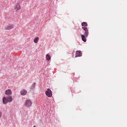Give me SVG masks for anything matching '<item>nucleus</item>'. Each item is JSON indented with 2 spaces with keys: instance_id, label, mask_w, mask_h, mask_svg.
<instances>
[{
  "instance_id": "1",
  "label": "nucleus",
  "mask_w": 127,
  "mask_h": 127,
  "mask_svg": "<svg viewBox=\"0 0 127 127\" xmlns=\"http://www.w3.org/2000/svg\"><path fill=\"white\" fill-rule=\"evenodd\" d=\"M82 29L85 32L84 33V35H82L81 36V39L84 42H86V41H87V39H86V37H88V35H89V30H88L87 27H82Z\"/></svg>"
},
{
  "instance_id": "2",
  "label": "nucleus",
  "mask_w": 127,
  "mask_h": 127,
  "mask_svg": "<svg viewBox=\"0 0 127 127\" xmlns=\"http://www.w3.org/2000/svg\"><path fill=\"white\" fill-rule=\"evenodd\" d=\"M12 100V97L11 96H8L7 97H4L2 99L3 104L6 105L7 103H11Z\"/></svg>"
},
{
  "instance_id": "3",
  "label": "nucleus",
  "mask_w": 127,
  "mask_h": 127,
  "mask_svg": "<svg viewBox=\"0 0 127 127\" xmlns=\"http://www.w3.org/2000/svg\"><path fill=\"white\" fill-rule=\"evenodd\" d=\"M13 27H14V25L13 24H8L4 26V29L5 30H10V29H12Z\"/></svg>"
},
{
  "instance_id": "4",
  "label": "nucleus",
  "mask_w": 127,
  "mask_h": 127,
  "mask_svg": "<svg viewBox=\"0 0 127 127\" xmlns=\"http://www.w3.org/2000/svg\"><path fill=\"white\" fill-rule=\"evenodd\" d=\"M32 105V102L30 100H26L24 103V106L27 107H31Z\"/></svg>"
},
{
  "instance_id": "5",
  "label": "nucleus",
  "mask_w": 127,
  "mask_h": 127,
  "mask_svg": "<svg viewBox=\"0 0 127 127\" xmlns=\"http://www.w3.org/2000/svg\"><path fill=\"white\" fill-rule=\"evenodd\" d=\"M45 94L47 97H49V98H51V97H52V91L49 88L47 89V90L45 92Z\"/></svg>"
},
{
  "instance_id": "6",
  "label": "nucleus",
  "mask_w": 127,
  "mask_h": 127,
  "mask_svg": "<svg viewBox=\"0 0 127 127\" xmlns=\"http://www.w3.org/2000/svg\"><path fill=\"white\" fill-rule=\"evenodd\" d=\"M21 8L20 6V3H17L14 6V10L15 11H18V10H19Z\"/></svg>"
},
{
  "instance_id": "7",
  "label": "nucleus",
  "mask_w": 127,
  "mask_h": 127,
  "mask_svg": "<svg viewBox=\"0 0 127 127\" xmlns=\"http://www.w3.org/2000/svg\"><path fill=\"white\" fill-rule=\"evenodd\" d=\"M81 56H82L81 51H77L75 54V57H81Z\"/></svg>"
},
{
  "instance_id": "8",
  "label": "nucleus",
  "mask_w": 127,
  "mask_h": 127,
  "mask_svg": "<svg viewBox=\"0 0 127 127\" xmlns=\"http://www.w3.org/2000/svg\"><path fill=\"white\" fill-rule=\"evenodd\" d=\"M5 94L7 96H10V95H11L12 94L11 90L7 89V90L5 91Z\"/></svg>"
},
{
  "instance_id": "9",
  "label": "nucleus",
  "mask_w": 127,
  "mask_h": 127,
  "mask_svg": "<svg viewBox=\"0 0 127 127\" xmlns=\"http://www.w3.org/2000/svg\"><path fill=\"white\" fill-rule=\"evenodd\" d=\"M20 93H21V95H22V96H25V95L27 94V91H26V90H25V89H22Z\"/></svg>"
},
{
  "instance_id": "10",
  "label": "nucleus",
  "mask_w": 127,
  "mask_h": 127,
  "mask_svg": "<svg viewBox=\"0 0 127 127\" xmlns=\"http://www.w3.org/2000/svg\"><path fill=\"white\" fill-rule=\"evenodd\" d=\"M81 25H82V26H83L82 27V28H83V27H86L88 26V24L86 22H83L81 23Z\"/></svg>"
},
{
  "instance_id": "11",
  "label": "nucleus",
  "mask_w": 127,
  "mask_h": 127,
  "mask_svg": "<svg viewBox=\"0 0 127 127\" xmlns=\"http://www.w3.org/2000/svg\"><path fill=\"white\" fill-rule=\"evenodd\" d=\"M38 41H39V37H36L34 39V42L35 43H38Z\"/></svg>"
},
{
  "instance_id": "12",
  "label": "nucleus",
  "mask_w": 127,
  "mask_h": 127,
  "mask_svg": "<svg viewBox=\"0 0 127 127\" xmlns=\"http://www.w3.org/2000/svg\"><path fill=\"white\" fill-rule=\"evenodd\" d=\"M46 60L48 61H49L51 59V56H50L49 55L47 54L46 57Z\"/></svg>"
},
{
  "instance_id": "13",
  "label": "nucleus",
  "mask_w": 127,
  "mask_h": 127,
  "mask_svg": "<svg viewBox=\"0 0 127 127\" xmlns=\"http://www.w3.org/2000/svg\"><path fill=\"white\" fill-rule=\"evenodd\" d=\"M1 115H2L1 112H0V118L1 117Z\"/></svg>"
},
{
  "instance_id": "14",
  "label": "nucleus",
  "mask_w": 127,
  "mask_h": 127,
  "mask_svg": "<svg viewBox=\"0 0 127 127\" xmlns=\"http://www.w3.org/2000/svg\"><path fill=\"white\" fill-rule=\"evenodd\" d=\"M33 127H36V126H33Z\"/></svg>"
}]
</instances>
